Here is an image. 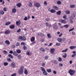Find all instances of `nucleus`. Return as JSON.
Instances as JSON below:
<instances>
[{
	"label": "nucleus",
	"instance_id": "45",
	"mask_svg": "<svg viewBox=\"0 0 76 76\" xmlns=\"http://www.w3.org/2000/svg\"><path fill=\"white\" fill-rule=\"evenodd\" d=\"M50 19L49 18H47L46 19V21H47V22H48L49 20H50Z\"/></svg>",
	"mask_w": 76,
	"mask_h": 76
},
{
	"label": "nucleus",
	"instance_id": "23",
	"mask_svg": "<svg viewBox=\"0 0 76 76\" xmlns=\"http://www.w3.org/2000/svg\"><path fill=\"white\" fill-rule=\"evenodd\" d=\"M67 50H68V49L66 48L65 50H63L62 51V53H64L66 52H67Z\"/></svg>",
	"mask_w": 76,
	"mask_h": 76
},
{
	"label": "nucleus",
	"instance_id": "30",
	"mask_svg": "<svg viewBox=\"0 0 76 76\" xmlns=\"http://www.w3.org/2000/svg\"><path fill=\"white\" fill-rule=\"evenodd\" d=\"M8 56L9 57H10L11 58H13V56L12 55L10 54H9L8 55Z\"/></svg>",
	"mask_w": 76,
	"mask_h": 76
},
{
	"label": "nucleus",
	"instance_id": "38",
	"mask_svg": "<svg viewBox=\"0 0 76 76\" xmlns=\"http://www.w3.org/2000/svg\"><path fill=\"white\" fill-rule=\"evenodd\" d=\"M10 23H11L10 22H8L6 23L5 24V25H10Z\"/></svg>",
	"mask_w": 76,
	"mask_h": 76
},
{
	"label": "nucleus",
	"instance_id": "62",
	"mask_svg": "<svg viewBox=\"0 0 76 76\" xmlns=\"http://www.w3.org/2000/svg\"><path fill=\"white\" fill-rule=\"evenodd\" d=\"M3 10H4V12H6V11H7V10H6V8L4 7L3 9Z\"/></svg>",
	"mask_w": 76,
	"mask_h": 76
},
{
	"label": "nucleus",
	"instance_id": "54",
	"mask_svg": "<svg viewBox=\"0 0 76 76\" xmlns=\"http://www.w3.org/2000/svg\"><path fill=\"white\" fill-rule=\"evenodd\" d=\"M23 49L24 50H26V47L25 46H24L23 47Z\"/></svg>",
	"mask_w": 76,
	"mask_h": 76
},
{
	"label": "nucleus",
	"instance_id": "56",
	"mask_svg": "<svg viewBox=\"0 0 76 76\" xmlns=\"http://www.w3.org/2000/svg\"><path fill=\"white\" fill-rule=\"evenodd\" d=\"M18 58L19 59H20V58H21V56H20V55H18Z\"/></svg>",
	"mask_w": 76,
	"mask_h": 76
},
{
	"label": "nucleus",
	"instance_id": "44",
	"mask_svg": "<svg viewBox=\"0 0 76 76\" xmlns=\"http://www.w3.org/2000/svg\"><path fill=\"white\" fill-rule=\"evenodd\" d=\"M40 36H41V37H44V34L42 33H40Z\"/></svg>",
	"mask_w": 76,
	"mask_h": 76
},
{
	"label": "nucleus",
	"instance_id": "40",
	"mask_svg": "<svg viewBox=\"0 0 76 76\" xmlns=\"http://www.w3.org/2000/svg\"><path fill=\"white\" fill-rule=\"evenodd\" d=\"M17 53H18L19 54V53H20L21 52V50H17Z\"/></svg>",
	"mask_w": 76,
	"mask_h": 76
},
{
	"label": "nucleus",
	"instance_id": "42",
	"mask_svg": "<svg viewBox=\"0 0 76 76\" xmlns=\"http://www.w3.org/2000/svg\"><path fill=\"white\" fill-rule=\"evenodd\" d=\"M66 57H67V54H66V53H65L64 54V55H63V57H64V58H66Z\"/></svg>",
	"mask_w": 76,
	"mask_h": 76
},
{
	"label": "nucleus",
	"instance_id": "6",
	"mask_svg": "<svg viewBox=\"0 0 76 76\" xmlns=\"http://www.w3.org/2000/svg\"><path fill=\"white\" fill-rule=\"evenodd\" d=\"M59 21L61 23H62L65 24L66 23V21L64 20L60 19L59 20Z\"/></svg>",
	"mask_w": 76,
	"mask_h": 76
},
{
	"label": "nucleus",
	"instance_id": "59",
	"mask_svg": "<svg viewBox=\"0 0 76 76\" xmlns=\"http://www.w3.org/2000/svg\"><path fill=\"white\" fill-rule=\"evenodd\" d=\"M44 4L45 5H47V1H45L44 2Z\"/></svg>",
	"mask_w": 76,
	"mask_h": 76
},
{
	"label": "nucleus",
	"instance_id": "14",
	"mask_svg": "<svg viewBox=\"0 0 76 76\" xmlns=\"http://www.w3.org/2000/svg\"><path fill=\"white\" fill-rule=\"evenodd\" d=\"M35 37H31V42H34V41H35Z\"/></svg>",
	"mask_w": 76,
	"mask_h": 76
},
{
	"label": "nucleus",
	"instance_id": "27",
	"mask_svg": "<svg viewBox=\"0 0 76 76\" xmlns=\"http://www.w3.org/2000/svg\"><path fill=\"white\" fill-rule=\"evenodd\" d=\"M40 69L42 70L43 71V72H45V70L44 69V68L43 67H41Z\"/></svg>",
	"mask_w": 76,
	"mask_h": 76
},
{
	"label": "nucleus",
	"instance_id": "18",
	"mask_svg": "<svg viewBox=\"0 0 76 76\" xmlns=\"http://www.w3.org/2000/svg\"><path fill=\"white\" fill-rule=\"evenodd\" d=\"M5 43L7 44V45H9V44H10V42L8 40H6L5 41Z\"/></svg>",
	"mask_w": 76,
	"mask_h": 76
},
{
	"label": "nucleus",
	"instance_id": "49",
	"mask_svg": "<svg viewBox=\"0 0 76 76\" xmlns=\"http://www.w3.org/2000/svg\"><path fill=\"white\" fill-rule=\"evenodd\" d=\"M20 45V44L18 43V42H17L16 44V46L17 47H18V46H19Z\"/></svg>",
	"mask_w": 76,
	"mask_h": 76
},
{
	"label": "nucleus",
	"instance_id": "13",
	"mask_svg": "<svg viewBox=\"0 0 76 76\" xmlns=\"http://www.w3.org/2000/svg\"><path fill=\"white\" fill-rule=\"evenodd\" d=\"M16 10L15 8H14L12 10V13H16Z\"/></svg>",
	"mask_w": 76,
	"mask_h": 76
},
{
	"label": "nucleus",
	"instance_id": "43",
	"mask_svg": "<svg viewBox=\"0 0 76 76\" xmlns=\"http://www.w3.org/2000/svg\"><path fill=\"white\" fill-rule=\"evenodd\" d=\"M64 27H65L66 28H68V27H69V25H66L64 26Z\"/></svg>",
	"mask_w": 76,
	"mask_h": 76
},
{
	"label": "nucleus",
	"instance_id": "28",
	"mask_svg": "<svg viewBox=\"0 0 76 76\" xmlns=\"http://www.w3.org/2000/svg\"><path fill=\"white\" fill-rule=\"evenodd\" d=\"M4 12L3 11H0V15H4Z\"/></svg>",
	"mask_w": 76,
	"mask_h": 76
},
{
	"label": "nucleus",
	"instance_id": "5",
	"mask_svg": "<svg viewBox=\"0 0 76 76\" xmlns=\"http://www.w3.org/2000/svg\"><path fill=\"white\" fill-rule=\"evenodd\" d=\"M53 25V28L54 29H57L58 28V26H57V23H55Z\"/></svg>",
	"mask_w": 76,
	"mask_h": 76
},
{
	"label": "nucleus",
	"instance_id": "26",
	"mask_svg": "<svg viewBox=\"0 0 76 76\" xmlns=\"http://www.w3.org/2000/svg\"><path fill=\"white\" fill-rule=\"evenodd\" d=\"M10 29H13V28H15V26L13 25H11L10 26Z\"/></svg>",
	"mask_w": 76,
	"mask_h": 76
},
{
	"label": "nucleus",
	"instance_id": "33",
	"mask_svg": "<svg viewBox=\"0 0 76 76\" xmlns=\"http://www.w3.org/2000/svg\"><path fill=\"white\" fill-rule=\"evenodd\" d=\"M58 61H62V58L60 57H58Z\"/></svg>",
	"mask_w": 76,
	"mask_h": 76
},
{
	"label": "nucleus",
	"instance_id": "9",
	"mask_svg": "<svg viewBox=\"0 0 76 76\" xmlns=\"http://www.w3.org/2000/svg\"><path fill=\"white\" fill-rule=\"evenodd\" d=\"M13 54L14 55V56H18V53L14 51L13 52Z\"/></svg>",
	"mask_w": 76,
	"mask_h": 76
},
{
	"label": "nucleus",
	"instance_id": "24",
	"mask_svg": "<svg viewBox=\"0 0 76 76\" xmlns=\"http://www.w3.org/2000/svg\"><path fill=\"white\" fill-rule=\"evenodd\" d=\"M47 71L48 73H51V69H48L47 70Z\"/></svg>",
	"mask_w": 76,
	"mask_h": 76
},
{
	"label": "nucleus",
	"instance_id": "16",
	"mask_svg": "<svg viewBox=\"0 0 76 76\" xmlns=\"http://www.w3.org/2000/svg\"><path fill=\"white\" fill-rule=\"evenodd\" d=\"M47 36L48 37V38H51V35L50 34H48L47 35Z\"/></svg>",
	"mask_w": 76,
	"mask_h": 76
},
{
	"label": "nucleus",
	"instance_id": "31",
	"mask_svg": "<svg viewBox=\"0 0 76 76\" xmlns=\"http://www.w3.org/2000/svg\"><path fill=\"white\" fill-rule=\"evenodd\" d=\"M16 24L17 25H18V26H19V25H20V22L18 21H16Z\"/></svg>",
	"mask_w": 76,
	"mask_h": 76
},
{
	"label": "nucleus",
	"instance_id": "20",
	"mask_svg": "<svg viewBox=\"0 0 76 76\" xmlns=\"http://www.w3.org/2000/svg\"><path fill=\"white\" fill-rule=\"evenodd\" d=\"M75 7V5H70V7L72 9H73V8H74V7Z\"/></svg>",
	"mask_w": 76,
	"mask_h": 76
},
{
	"label": "nucleus",
	"instance_id": "17",
	"mask_svg": "<svg viewBox=\"0 0 76 76\" xmlns=\"http://www.w3.org/2000/svg\"><path fill=\"white\" fill-rule=\"evenodd\" d=\"M17 6L18 7H20V6H21V4L20 3H18L17 4Z\"/></svg>",
	"mask_w": 76,
	"mask_h": 76
},
{
	"label": "nucleus",
	"instance_id": "11",
	"mask_svg": "<svg viewBox=\"0 0 76 76\" xmlns=\"http://www.w3.org/2000/svg\"><path fill=\"white\" fill-rule=\"evenodd\" d=\"M55 51V49L54 48H52L50 49V52L52 53V54H53V53H54V52Z\"/></svg>",
	"mask_w": 76,
	"mask_h": 76
},
{
	"label": "nucleus",
	"instance_id": "48",
	"mask_svg": "<svg viewBox=\"0 0 76 76\" xmlns=\"http://www.w3.org/2000/svg\"><path fill=\"white\" fill-rule=\"evenodd\" d=\"M20 31H21V30L20 29V28H19L17 30V32L18 33H19V32H20Z\"/></svg>",
	"mask_w": 76,
	"mask_h": 76
},
{
	"label": "nucleus",
	"instance_id": "25",
	"mask_svg": "<svg viewBox=\"0 0 76 76\" xmlns=\"http://www.w3.org/2000/svg\"><path fill=\"white\" fill-rule=\"evenodd\" d=\"M50 12L51 13H55L56 12V10L52 9L50 10Z\"/></svg>",
	"mask_w": 76,
	"mask_h": 76
},
{
	"label": "nucleus",
	"instance_id": "64",
	"mask_svg": "<svg viewBox=\"0 0 76 76\" xmlns=\"http://www.w3.org/2000/svg\"><path fill=\"white\" fill-rule=\"evenodd\" d=\"M41 42H44V39H41Z\"/></svg>",
	"mask_w": 76,
	"mask_h": 76
},
{
	"label": "nucleus",
	"instance_id": "19",
	"mask_svg": "<svg viewBox=\"0 0 76 76\" xmlns=\"http://www.w3.org/2000/svg\"><path fill=\"white\" fill-rule=\"evenodd\" d=\"M10 31L9 30L6 31L5 32V34H10Z\"/></svg>",
	"mask_w": 76,
	"mask_h": 76
},
{
	"label": "nucleus",
	"instance_id": "12",
	"mask_svg": "<svg viewBox=\"0 0 76 76\" xmlns=\"http://www.w3.org/2000/svg\"><path fill=\"white\" fill-rule=\"evenodd\" d=\"M76 46H71L69 47L70 49L71 50H73V49H75V48H76Z\"/></svg>",
	"mask_w": 76,
	"mask_h": 76
},
{
	"label": "nucleus",
	"instance_id": "58",
	"mask_svg": "<svg viewBox=\"0 0 76 76\" xmlns=\"http://www.w3.org/2000/svg\"><path fill=\"white\" fill-rule=\"evenodd\" d=\"M7 60H8V61H11V59L10 58H7Z\"/></svg>",
	"mask_w": 76,
	"mask_h": 76
},
{
	"label": "nucleus",
	"instance_id": "63",
	"mask_svg": "<svg viewBox=\"0 0 76 76\" xmlns=\"http://www.w3.org/2000/svg\"><path fill=\"white\" fill-rule=\"evenodd\" d=\"M53 73H54L55 75H56V74L57 73V72L56 71H53Z\"/></svg>",
	"mask_w": 76,
	"mask_h": 76
},
{
	"label": "nucleus",
	"instance_id": "55",
	"mask_svg": "<svg viewBox=\"0 0 76 76\" xmlns=\"http://www.w3.org/2000/svg\"><path fill=\"white\" fill-rule=\"evenodd\" d=\"M66 12L67 14H69L70 13V11H66Z\"/></svg>",
	"mask_w": 76,
	"mask_h": 76
},
{
	"label": "nucleus",
	"instance_id": "7",
	"mask_svg": "<svg viewBox=\"0 0 76 76\" xmlns=\"http://www.w3.org/2000/svg\"><path fill=\"white\" fill-rule=\"evenodd\" d=\"M11 66L13 68L15 67V63L14 62H12L11 65Z\"/></svg>",
	"mask_w": 76,
	"mask_h": 76
},
{
	"label": "nucleus",
	"instance_id": "36",
	"mask_svg": "<svg viewBox=\"0 0 76 76\" xmlns=\"http://www.w3.org/2000/svg\"><path fill=\"white\" fill-rule=\"evenodd\" d=\"M57 4L58 5L61 4V1H58L57 2Z\"/></svg>",
	"mask_w": 76,
	"mask_h": 76
},
{
	"label": "nucleus",
	"instance_id": "4",
	"mask_svg": "<svg viewBox=\"0 0 76 76\" xmlns=\"http://www.w3.org/2000/svg\"><path fill=\"white\" fill-rule=\"evenodd\" d=\"M69 73L71 76H73V75L75 74V70H72L71 69H70L69 71Z\"/></svg>",
	"mask_w": 76,
	"mask_h": 76
},
{
	"label": "nucleus",
	"instance_id": "47",
	"mask_svg": "<svg viewBox=\"0 0 76 76\" xmlns=\"http://www.w3.org/2000/svg\"><path fill=\"white\" fill-rule=\"evenodd\" d=\"M3 52L5 54H6L7 53V51H6V50L3 51Z\"/></svg>",
	"mask_w": 76,
	"mask_h": 76
},
{
	"label": "nucleus",
	"instance_id": "57",
	"mask_svg": "<svg viewBox=\"0 0 76 76\" xmlns=\"http://www.w3.org/2000/svg\"><path fill=\"white\" fill-rule=\"evenodd\" d=\"M45 60H47L48 58V56H46L45 57Z\"/></svg>",
	"mask_w": 76,
	"mask_h": 76
},
{
	"label": "nucleus",
	"instance_id": "60",
	"mask_svg": "<svg viewBox=\"0 0 76 76\" xmlns=\"http://www.w3.org/2000/svg\"><path fill=\"white\" fill-rule=\"evenodd\" d=\"M16 75V74L14 73L12 74L11 76H15Z\"/></svg>",
	"mask_w": 76,
	"mask_h": 76
},
{
	"label": "nucleus",
	"instance_id": "34",
	"mask_svg": "<svg viewBox=\"0 0 76 76\" xmlns=\"http://www.w3.org/2000/svg\"><path fill=\"white\" fill-rule=\"evenodd\" d=\"M57 14L58 15H60L61 14V11H59L56 12Z\"/></svg>",
	"mask_w": 76,
	"mask_h": 76
},
{
	"label": "nucleus",
	"instance_id": "32",
	"mask_svg": "<svg viewBox=\"0 0 76 76\" xmlns=\"http://www.w3.org/2000/svg\"><path fill=\"white\" fill-rule=\"evenodd\" d=\"M8 64L7 62H4V65L5 66H7L8 65Z\"/></svg>",
	"mask_w": 76,
	"mask_h": 76
},
{
	"label": "nucleus",
	"instance_id": "21",
	"mask_svg": "<svg viewBox=\"0 0 76 76\" xmlns=\"http://www.w3.org/2000/svg\"><path fill=\"white\" fill-rule=\"evenodd\" d=\"M31 54H32V53H29V51H28L27 52L26 54L28 56H31Z\"/></svg>",
	"mask_w": 76,
	"mask_h": 76
},
{
	"label": "nucleus",
	"instance_id": "46",
	"mask_svg": "<svg viewBox=\"0 0 76 76\" xmlns=\"http://www.w3.org/2000/svg\"><path fill=\"white\" fill-rule=\"evenodd\" d=\"M75 29V28H72L70 29L69 30V32H70V31H73Z\"/></svg>",
	"mask_w": 76,
	"mask_h": 76
},
{
	"label": "nucleus",
	"instance_id": "29",
	"mask_svg": "<svg viewBox=\"0 0 76 76\" xmlns=\"http://www.w3.org/2000/svg\"><path fill=\"white\" fill-rule=\"evenodd\" d=\"M43 74H44V75H47L48 74L47 73V71H45V72H43Z\"/></svg>",
	"mask_w": 76,
	"mask_h": 76
},
{
	"label": "nucleus",
	"instance_id": "1",
	"mask_svg": "<svg viewBox=\"0 0 76 76\" xmlns=\"http://www.w3.org/2000/svg\"><path fill=\"white\" fill-rule=\"evenodd\" d=\"M75 17H76V12H74L72 13V15L69 17L70 19L69 20L71 23H73L74 21L73 20L74 19V18H75Z\"/></svg>",
	"mask_w": 76,
	"mask_h": 76
},
{
	"label": "nucleus",
	"instance_id": "37",
	"mask_svg": "<svg viewBox=\"0 0 76 76\" xmlns=\"http://www.w3.org/2000/svg\"><path fill=\"white\" fill-rule=\"evenodd\" d=\"M24 73L26 75H27L28 74V71L26 69H25L24 71Z\"/></svg>",
	"mask_w": 76,
	"mask_h": 76
},
{
	"label": "nucleus",
	"instance_id": "50",
	"mask_svg": "<svg viewBox=\"0 0 76 76\" xmlns=\"http://www.w3.org/2000/svg\"><path fill=\"white\" fill-rule=\"evenodd\" d=\"M54 63L55 64H57L58 61H57L56 60H55L54 61Z\"/></svg>",
	"mask_w": 76,
	"mask_h": 76
},
{
	"label": "nucleus",
	"instance_id": "3",
	"mask_svg": "<svg viewBox=\"0 0 76 76\" xmlns=\"http://www.w3.org/2000/svg\"><path fill=\"white\" fill-rule=\"evenodd\" d=\"M34 6L37 8H39L41 6V4L39 2H36L34 3Z\"/></svg>",
	"mask_w": 76,
	"mask_h": 76
},
{
	"label": "nucleus",
	"instance_id": "2",
	"mask_svg": "<svg viewBox=\"0 0 76 76\" xmlns=\"http://www.w3.org/2000/svg\"><path fill=\"white\" fill-rule=\"evenodd\" d=\"M23 69H24V67L23 66H21L19 70L18 71L19 74L22 75L23 74Z\"/></svg>",
	"mask_w": 76,
	"mask_h": 76
},
{
	"label": "nucleus",
	"instance_id": "35",
	"mask_svg": "<svg viewBox=\"0 0 76 76\" xmlns=\"http://www.w3.org/2000/svg\"><path fill=\"white\" fill-rule=\"evenodd\" d=\"M22 40H23V41H25V40H26V38L24 37H22Z\"/></svg>",
	"mask_w": 76,
	"mask_h": 76
},
{
	"label": "nucleus",
	"instance_id": "51",
	"mask_svg": "<svg viewBox=\"0 0 76 76\" xmlns=\"http://www.w3.org/2000/svg\"><path fill=\"white\" fill-rule=\"evenodd\" d=\"M21 45H26V44H25V43H24L23 42H21Z\"/></svg>",
	"mask_w": 76,
	"mask_h": 76
},
{
	"label": "nucleus",
	"instance_id": "61",
	"mask_svg": "<svg viewBox=\"0 0 76 76\" xmlns=\"http://www.w3.org/2000/svg\"><path fill=\"white\" fill-rule=\"evenodd\" d=\"M63 18L65 20H66V15H64L63 16Z\"/></svg>",
	"mask_w": 76,
	"mask_h": 76
},
{
	"label": "nucleus",
	"instance_id": "8",
	"mask_svg": "<svg viewBox=\"0 0 76 76\" xmlns=\"http://www.w3.org/2000/svg\"><path fill=\"white\" fill-rule=\"evenodd\" d=\"M57 40L59 42H62V39L60 38H57Z\"/></svg>",
	"mask_w": 76,
	"mask_h": 76
},
{
	"label": "nucleus",
	"instance_id": "41",
	"mask_svg": "<svg viewBox=\"0 0 76 76\" xmlns=\"http://www.w3.org/2000/svg\"><path fill=\"white\" fill-rule=\"evenodd\" d=\"M42 67H45V63H42Z\"/></svg>",
	"mask_w": 76,
	"mask_h": 76
},
{
	"label": "nucleus",
	"instance_id": "22",
	"mask_svg": "<svg viewBox=\"0 0 76 76\" xmlns=\"http://www.w3.org/2000/svg\"><path fill=\"white\" fill-rule=\"evenodd\" d=\"M28 6L29 7H31L32 6V4L31 2H29L28 3Z\"/></svg>",
	"mask_w": 76,
	"mask_h": 76
},
{
	"label": "nucleus",
	"instance_id": "53",
	"mask_svg": "<svg viewBox=\"0 0 76 76\" xmlns=\"http://www.w3.org/2000/svg\"><path fill=\"white\" fill-rule=\"evenodd\" d=\"M59 66H60V67H62V66H63V64L59 63Z\"/></svg>",
	"mask_w": 76,
	"mask_h": 76
},
{
	"label": "nucleus",
	"instance_id": "15",
	"mask_svg": "<svg viewBox=\"0 0 76 76\" xmlns=\"http://www.w3.org/2000/svg\"><path fill=\"white\" fill-rule=\"evenodd\" d=\"M39 50H40V51H42V52L45 51V50H44V48H40Z\"/></svg>",
	"mask_w": 76,
	"mask_h": 76
},
{
	"label": "nucleus",
	"instance_id": "39",
	"mask_svg": "<svg viewBox=\"0 0 76 76\" xmlns=\"http://www.w3.org/2000/svg\"><path fill=\"white\" fill-rule=\"evenodd\" d=\"M60 43H57L56 44V46H60Z\"/></svg>",
	"mask_w": 76,
	"mask_h": 76
},
{
	"label": "nucleus",
	"instance_id": "52",
	"mask_svg": "<svg viewBox=\"0 0 76 76\" xmlns=\"http://www.w3.org/2000/svg\"><path fill=\"white\" fill-rule=\"evenodd\" d=\"M62 41H66V38L63 37L62 38Z\"/></svg>",
	"mask_w": 76,
	"mask_h": 76
},
{
	"label": "nucleus",
	"instance_id": "10",
	"mask_svg": "<svg viewBox=\"0 0 76 76\" xmlns=\"http://www.w3.org/2000/svg\"><path fill=\"white\" fill-rule=\"evenodd\" d=\"M53 9H54L55 10H57L58 9V8L55 5L53 6Z\"/></svg>",
	"mask_w": 76,
	"mask_h": 76
}]
</instances>
